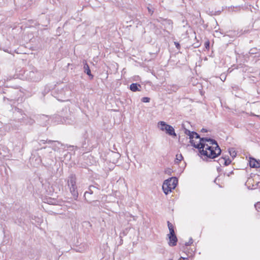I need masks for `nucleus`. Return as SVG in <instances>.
I'll use <instances>...</instances> for the list:
<instances>
[{
  "instance_id": "nucleus-1",
  "label": "nucleus",
  "mask_w": 260,
  "mask_h": 260,
  "mask_svg": "<svg viewBox=\"0 0 260 260\" xmlns=\"http://www.w3.org/2000/svg\"><path fill=\"white\" fill-rule=\"evenodd\" d=\"M185 134L189 136L191 145L199 149L201 155L210 158H214L221 153V149L215 141L201 138L197 133L190 132L187 129H185Z\"/></svg>"
},
{
  "instance_id": "nucleus-2",
  "label": "nucleus",
  "mask_w": 260,
  "mask_h": 260,
  "mask_svg": "<svg viewBox=\"0 0 260 260\" xmlns=\"http://www.w3.org/2000/svg\"><path fill=\"white\" fill-rule=\"evenodd\" d=\"M178 183V180L176 177H171L166 180L162 186V189L166 194L171 192L172 190L175 188Z\"/></svg>"
},
{
  "instance_id": "nucleus-3",
  "label": "nucleus",
  "mask_w": 260,
  "mask_h": 260,
  "mask_svg": "<svg viewBox=\"0 0 260 260\" xmlns=\"http://www.w3.org/2000/svg\"><path fill=\"white\" fill-rule=\"evenodd\" d=\"M68 185L70 187V192L74 198L77 200L78 197V193L76 186V177L74 175H71L68 181Z\"/></svg>"
},
{
  "instance_id": "nucleus-4",
  "label": "nucleus",
  "mask_w": 260,
  "mask_h": 260,
  "mask_svg": "<svg viewBox=\"0 0 260 260\" xmlns=\"http://www.w3.org/2000/svg\"><path fill=\"white\" fill-rule=\"evenodd\" d=\"M158 127L162 131H166L170 136H176L174 128L164 121H159L158 123Z\"/></svg>"
},
{
  "instance_id": "nucleus-5",
  "label": "nucleus",
  "mask_w": 260,
  "mask_h": 260,
  "mask_svg": "<svg viewBox=\"0 0 260 260\" xmlns=\"http://www.w3.org/2000/svg\"><path fill=\"white\" fill-rule=\"evenodd\" d=\"M249 165L251 168L258 169L260 172V160H257L253 158L250 157Z\"/></svg>"
},
{
  "instance_id": "nucleus-6",
  "label": "nucleus",
  "mask_w": 260,
  "mask_h": 260,
  "mask_svg": "<svg viewBox=\"0 0 260 260\" xmlns=\"http://www.w3.org/2000/svg\"><path fill=\"white\" fill-rule=\"evenodd\" d=\"M218 162L220 166H226L229 165H230L231 162V159H230L229 158H227L226 157L222 156L221 158H220L218 160Z\"/></svg>"
},
{
  "instance_id": "nucleus-7",
  "label": "nucleus",
  "mask_w": 260,
  "mask_h": 260,
  "mask_svg": "<svg viewBox=\"0 0 260 260\" xmlns=\"http://www.w3.org/2000/svg\"><path fill=\"white\" fill-rule=\"evenodd\" d=\"M169 241V245L170 246H174L176 245L177 242V238L175 235H171L168 236Z\"/></svg>"
},
{
  "instance_id": "nucleus-8",
  "label": "nucleus",
  "mask_w": 260,
  "mask_h": 260,
  "mask_svg": "<svg viewBox=\"0 0 260 260\" xmlns=\"http://www.w3.org/2000/svg\"><path fill=\"white\" fill-rule=\"evenodd\" d=\"M84 69L85 73H86L88 76H91L92 78L93 77V75H92L91 74V71L89 69V67L86 63V62H85V63L84 64Z\"/></svg>"
},
{
  "instance_id": "nucleus-9",
  "label": "nucleus",
  "mask_w": 260,
  "mask_h": 260,
  "mask_svg": "<svg viewBox=\"0 0 260 260\" xmlns=\"http://www.w3.org/2000/svg\"><path fill=\"white\" fill-rule=\"evenodd\" d=\"M139 86H140L139 84H138L137 83H132L130 85V89L132 91H134V92L139 91V88H138Z\"/></svg>"
},
{
  "instance_id": "nucleus-10",
  "label": "nucleus",
  "mask_w": 260,
  "mask_h": 260,
  "mask_svg": "<svg viewBox=\"0 0 260 260\" xmlns=\"http://www.w3.org/2000/svg\"><path fill=\"white\" fill-rule=\"evenodd\" d=\"M183 159V156L181 154H177L176 155L175 163L179 164Z\"/></svg>"
},
{
  "instance_id": "nucleus-11",
  "label": "nucleus",
  "mask_w": 260,
  "mask_h": 260,
  "mask_svg": "<svg viewBox=\"0 0 260 260\" xmlns=\"http://www.w3.org/2000/svg\"><path fill=\"white\" fill-rule=\"evenodd\" d=\"M161 20L162 21V23L164 24L165 23H167L169 25H171L172 24V22L170 20H167V19H161Z\"/></svg>"
},
{
  "instance_id": "nucleus-12",
  "label": "nucleus",
  "mask_w": 260,
  "mask_h": 260,
  "mask_svg": "<svg viewBox=\"0 0 260 260\" xmlns=\"http://www.w3.org/2000/svg\"><path fill=\"white\" fill-rule=\"evenodd\" d=\"M254 206L256 210L257 211L260 212V202L256 203Z\"/></svg>"
},
{
  "instance_id": "nucleus-13",
  "label": "nucleus",
  "mask_w": 260,
  "mask_h": 260,
  "mask_svg": "<svg viewBox=\"0 0 260 260\" xmlns=\"http://www.w3.org/2000/svg\"><path fill=\"white\" fill-rule=\"evenodd\" d=\"M150 101V99L147 97H144L142 99V101L144 103H148Z\"/></svg>"
},
{
  "instance_id": "nucleus-14",
  "label": "nucleus",
  "mask_w": 260,
  "mask_h": 260,
  "mask_svg": "<svg viewBox=\"0 0 260 260\" xmlns=\"http://www.w3.org/2000/svg\"><path fill=\"white\" fill-rule=\"evenodd\" d=\"M169 230L170 233L168 235V236L175 235L174 229H172L171 230V229H169Z\"/></svg>"
},
{
  "instance_id": "nucleus-15",
  "label": "nucleus",
  "mask_w": 260,
  "mask_h": 260,
  "mask_svg": "<svg viewBox=\"0 0 260 260\" xmlns=\"http://www.w3.org/2000/svg\"><path fill=\"white\" fill-rule=\"evenodd\" d=\"M168 226L169 229L171 230L172 229H174L173 225L169 221H168Z\"/></svg>"
},
{
  "instance_id": "nucleus-16",
  "label": "nucleus",
  "mask_w": 260,
  "mask_h": 260,
  "mask_svg": "<svg viewBox=\"0 0 260 260\" xmlns=\"http://www.w3.org/2000/svg\"><path fill=\"white\" fill-rule=\"evenodd\" d=\"M174 45H175L176 47L178 49H180V45L179 44V43L178 42H174Z\"/></svg>"
},
{
  "instance_id": "nucleus-17",
  "label": "nucleus",
  "mask_w": 260,
  "mask_h": 260,
  "mask_svg": "<svg viewBox=\"0 0 260 260\" xmlns=\"http://www.w3.org/2000/svg\"><path fill=\"white\" fill-rule=\"evenodd\" d=\"M192 242H193V240H192V239H190L189 240V241L188 242H186V243H185V245H186V246H189V245H190L191 244H192Z\"/></svg>"
},
{
  "instance_id": "nucleus-18",
  "label": "nucleus",
  "mask_w": 260,
  "mask_h": 260,
  "mask_svg": "<svg viewBox=\"0 0 260 260\" xmlns=\"http://www.w3.org/2000/svg\"><path fill=\"white\" fill-rule=\"evenodd\" d=\"M229 153H230L231 155L232 156H235V155H236V153L235 152V151H233L232 152V150H230L229 151Z\"/></svg>"
},
{
  "instance_id": "nucleus-19",
  "label": "nucleus",
  "mask_w": 260,
  "mask_h": 260,
  "mask_svg": "<svg viewBox=\"0 0 260 260\" xmlns=\"http://www.w3.org/2000/svg\"><path fill=\"white\" fill-rule=\"evenodd\" d=\"M34 122H35V121H34L33 119H30L29 120V121L28 122V123L29 124H30V125L32 124Z\"/></svg>"
},
{
  "instance_id": "nucleus-20",
  "label": "nucleus",
  "mask_w": 260,
  "mask_h": 260,
  "mask_svg": "<svg viewBox=\"0 0 260 260\" xmlns=\"http://www.w3.org/2000/svg\"><path fill=\"white\" fill-rule=\"evenodd\" d=\"M58 100L59 101L64 102V101H68V99H59V98L58 97Z\"/></svg>"
},
{
  "instance_id": "nucleus-21",
  "label": "nucleus",
  "mask_w": 260,
  "mask_h": 260,
  "mask_svg": "<svg viewBox=\"0 0 260 260\" xmlns=\"http://www.w3.org/2000/svg\"><path fill=\"white\" fill-rule=\"evenodd\" d=\"M221 79L222 81H224L225 80V77L224 76H223L222 75H221Z\"/></svg>"
},
{
  "instance_id": "nucleus-22",
  "label": "nucleus",
  "mask_w": 260,
  "mask_h": 260,
  "mask_svg": "<svg viewBox=\"0 0 260 260\" xmlns=\"http://www.w3.org/2000/svg\"><path fill=\"white\" fill-rule=\"evenodd\" d=\"M179 260H188L187 258H185L183 257H180V259Z\"/></svg>"
},
{
  "instance_id": "nucleus-23",
  "label": "nucleus",
  "mask_w": 260,
  "mask_h": 260,
  "mask_svg": "<svg viewBox=\"0 0 260 260\" xmlns=\"http://www.w3.org/2000/svg\"><path fill=\"white\" fill-rule=\"evenodd\" d=\"M202 132H207V131H206L205 129L203 128V129H202Z\"/></svg>"
},
{
  "instance_id": "nucleus-24",
  "label": "nucleus",
  "mask_w": 260,
  "mask_h": 260,
  "mask_svg": "<svg viewBox=\"0 0 260 260\" xmlns=\"http://www.w3.org/2000/svg\"><path fill=\"white\" fill-rule=\"evenodd\" d=\"M209 42H207V43H206V46H209ZM207 47H206V48H207Z\"/></svg>"
},
{
  "instance_id": "nucleus-25",
  "label": "nucleus",
  "mask_w": 260,
  "mask_h": 260,
  "mask_svg": "<svg viewBox=\"0 0 260 260\" xmlns=\"http://www.w3.org/2000/svg\"><path fill=\"white\" fill-rule=\"evenodd\" d=\"M42 142H43V144H45V142H46V141H45V140H42Z\"/></svg>"
},
{
  "instance_id": "nucleus-26",
  "label": "nucleus",
  "mask_w": 260,
  "mask_h": 260,
  "mask_svg": "<svg viewBox=\"0 0 260 260\" xmlns=\"http://www.w3.org/2000/svg\"><path fill=\"white\" fill-rule=\"evenodd\" d=\"M43 118H47V116H44V115L43 116Z\"/></svg>"
},
{
  "instance_id": "nucleus-27",
  "label": "nucleus",
  "mask_w": 260,
  "mask_h": 260,
  "mask_svg": "<svg viewBox=\"0 0 260 260\" xmlns=\"http://www.w3.org/2000/svg\"><path fill=\"white\" fill-rule=\"evenodd\" d=\"M51 142H52V141H51V140H49L47 142H48V143H51Z\"/></svg>"
},
{
  "instance_id": "nucleus-28",
  "label": "nucleus",
  "mask_w": 260,
  "mask_h": 260,
  "mask_svg": "<svg viewBox=\"0 0 260 260\" xmlns=\"http://www.w3.org/2000/svg\"><path fill=\"white\" fill-rule=\"evenodd\" d=\"M255 188H256L255 187H253L251 188V189H255Z\"/></svg>"
},
{
  "instance_id": "nucleus-29",
  "label": "nucleus",
  "mask_w": 260,
  "mask_h": 260,
  "mask_svg": "<svg viewBox=\"0 0 260 260\" xmlns=\"http://www.w3.org/2000/svg\"><path fill=\"white\" fill-rule=\"evenodd\" d=\"M217 180V178H216L215 180V182H216Z\"/></svg>"
},
{
  "instance_id": "nucleus-30",
  "label": "nucleus",
  "mask_w": 260,
  "mask_h": 260,
  "mask_svg": "<svg viewBox=\"0 0 260 260\" xmlns=\"http://www.w3.org/2000/svg\"><path fill=\"white\" fill-rule=\"evenodd\" d=\"M256 177H257V178H258V177H259V175H257Z\"/></svg>"
},
{
  "instance_id": "nucleus-31",
  "label": "nucleus",
  "mask_w": 260,
  "mask_h": 260,
  "mask_svg": "<svg viewBox=\"0 0 260 260\" xmlns=\"http://www.w3.org/2000/svg\"><path fill=\"white\" fill-rule=\"evenodd\" d=\"M169 260H172V259H169Z\"/></svg>"
}]
</instances>
